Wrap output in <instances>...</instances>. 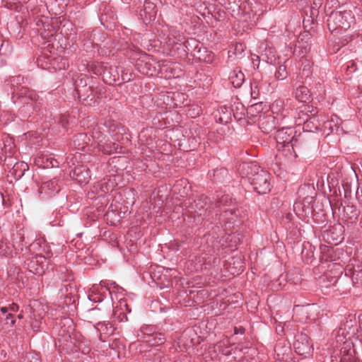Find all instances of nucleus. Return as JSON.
<instances>
[{
  "label": "nucleus",
  "instance_id": "a18cd8bd",
  "mask_svg": "<svg viewBox=\"0 0 362 362\" xmlns=\"http://www.w3.org/2000/svg\"><path fill=\"white\" fill-rule=\"evenodd\" d=\"M344 349V347H341V350H343ZM342 352H344V354L345 353V351H341Z\"/></svg>",
  "mask_w": 362,
  "mask_h": 362
},
{
  "label": "nucleus",
  "instance_id": "b1692460",
  "mask_svg": "<svg viewBox=\"0 0 362 362\" xmlns=\"http://www.w3.org/2000/svg\"><path fill=\"white\" fill-rule=\"evenodd\" d=\"M348 348L346 354L341 351V358L340 362H358V359L355 357L354 350L351 349L350 346Z\"/></svg>",
  "mask_w": 362,
  "mask_h": 362
},
{
  "label": "nucleus",
  "instance_id": "58836bf2",
  "mask_svg": "<svg viewBox=\"0 0 362 362\" xmlns=\"http://www.w3.org/2000/svg\"><path fill=\"white\" fill-rule=\"evenodd\" d=\"M119 315H121V318L119 319L121 322H127L128 320V318L124 313H120Z\"/></svg>",
  "mask_w": 362,
  "mask_h": 362
},
{
  "label": "nucleus",
  "instance_id": "a878e982",
  "mask_svg": "<svg viewBox=\"0 0 362 362\" xmlns=\"http://www.w3.org/2000/svg\"><path fill=\"white\" fill-rule=\"evenodd\" d=\"M284 103L281 100H276L274 101L271 105L272 112L276 115L282 114L284 111Z\"/></svg>",
  "mask_w": 362,
  "mask_h": 362
},
{
  "label": "nucleus",
  "instance_id": "6e6552de",
  "mask_svg": "<svg viewBox=\"0 0 362 362\" xmlns=\"http://www.w3.org/2000/svg\"><path fill=\"white\" fill-rule=\"evenodd\" d=\"M301 112L307 115V113H310V115H306V118H303L301 119L300 117L296 121L298 125H300L303 122L304 124L303 129H306V131L313 132V129H318V124H314V122L316 120L315 115L317 114V111L315 107L313 105H304L302 106Z\"/></svg>",
  "mask_w": 362,
  "mask_h": 362
},
{
  "label": "nucleus",
  "instance_id": "dca6fc26",
  "mask_svg": "<svg viewBox=\"0 0 362 362\" xmlns=\"http://www.w3.org/2000/svg\"><path fill=\"white\" fill-rule=\"evenodd\" d=\"M52 246L55 245L53 244L50 245L43 240H38L30 245L33 249H38L39 254H42V255L45 256V260L53 256Z\"/></svg>",
  "mask_w": 362,
  "mask_h": 362
},
{
  "label": "nucleus",
  "instance_id": "393cba45",
  "mask_svg": "<svg viewBox=\"0 0 362 362\" xmlns=\"http://www.w3.org/2000/svg\"><path fill=\"white\" fill-rule=\"evenodd\" d=\"M0 313L5 317L6 324H11V326L14 325L16 320L13 317V314L8 312L7 306H0Z\"/></svg>",
  "mask_w": 362,
  "mask_h": 362
},
{
  "label": "nucleus",
  "instance_id": "49530a36",
  "mask_svg": "<svg viewBox=\"0 0 362 362\" xmlns=\"http://www.w3.org/2000/svg\"><path fill=\"white\" fill-rule=\"evenodd\" d=\"M344 349V347H341V350H343ZM342 352H344V354L345 353V351H341Z\"/></svg>",
  "mask_w": 362,
  "mask_h": 362
},
{
  "label": "nucleus",
  "instance_id": "c9c22d12",
  "mask_svg": "<svg viewBox=\"0 0 362 362\" xmlns=\"http://www.w3.org/2000/svg\"><path fill=\"white\" fill-rule=\"evenodd\" d=\"M50 165L52 168L59 167V163L57 160H51Z\"/></svg>",
  "mask_w": 362,
  "mask_h": 362
},
{
  "label": "nucleus",
  "instance_id": "423d86ee",
  "mask_svg": "<svg viewBox=\"0 0 362 362\" xmlns=\"http://www.w3.org/2000/svg\"><path fill=\"white\" fill-rule=\"evenodd\" d=\"M104 127H95L91 133V136L93 141L97 144L99 151H101L105 154H112L117 151L118 145L111 144L106 140V136L104 134Z\"/></svg>",
  "mask_w": 362,
  "mask_h": 362
},
{
  "label": "nucleus",
  "instance_id": "a19ab883",
  "mask_svg": "<svg viewBox=\"0 0 362 362\" xmlns=\"http://www.w3.org/2000/svg\"><path fill=\"white\" fill-rule=\"evenodd\" d=\"M200 201H201V200H198V202H196V206H197V207H198L199 209H202L203 208V206H202V205H200V206H199V204H200V203H199V202H200Z\"/></svg>",
  "mask_w": 362,
  "mask_h": 362
},
{
  "label": "nucleus",
  "instance_id": "f3484780",
  "mask_svg": "<svg viewBox=\"0 0 362 362\" xmlns=\"http://www.w3.org/2000/svg\"><path fill=\"white\" fill-rule=\"evenodd\" d=\"M340 125V118L336 115H334L330 118V119H328L323 123V129L325 132L327 130L328 131L327 134L334 132L338 133V132L341 130Z\"/></svg>",
  "mask_w": 362,
  "mask_h": 362
},
{
  "label": "nucleus",
  "instance_id": "0eeeda50",
  "mask_svg": "<svg viewBox=\"0 0 362 362\" xmlns=\"http://www.w3.org/2000/svg\"><path fill=\"white\" fill-rule=\"evenodd\" d=\"M50 56H41L37 58V66L43 69L62 70L69 66L68 60L62 57H54L50 51Z\"/></svg>",
  "mask_w": 362,
  "mask_h": 362
},
{
  "label": "nucleus",
  "instance_id": "e433bc0d",
  "mask_svg": "<svg viewBox=\"0 0 362 362\" xmlns=\"http://www.w3.org/2000/svg\"><path fill=\"white\" fill-rule=\"evenodd\" d=\"M244 333V329L240 327V328H237V327H235V334H243Z\"/></svg>",
  "mask_w": 362,
  "mask_h": 362
},
{
  "label": "nucleus",
  "instance_id": "9b49d317",
  "mask_svg": "<svg viewBox=\"0 0 362 362\" xmlns=\"http://www.w3.org/2000/svg\"><path fill=\"white\" fill-rule=\"evenodd\" d=\"M28 267L30 272L40 276L48 269V262L45 260V256L42 254H37L29 261Z\"/></svg>",
  "mask_w": 362,
  "mask_h": 362
},
{
  "label": "nucleus",
  "instance_id": "7ed1b4c3",
  "mask_svg": "<svg viewBox=\"0 0 362 362\" xmlns=\"http://www.w3.org/2000/svg\"><path fill=\"white\" fill-rule=\"evenodd\" d=\"M354 23V16L351 11H334L327 19V26L331 32L346 30Z\"/></svg>",
  "mask_w": 362,
  "mask_h": 362
},
{
  "label": "nucleus",
  "instance_id": "c756f323",
  "mask_svg": "<svg viewBox=\"0 0 362 362\" xmlns=\"http://www.w3.org/2000/svg\"><path fill=\"white\" fill-rule=\"evenodd\" d=\"M11 52V47L8 42L2 43L0 47V54H7Z\"/></svg>",
  "mask_w": 362,
  "mask_h": 362
},
{
  "label": "nucleus",
  "instance_id": "7c9ffc66",
  "mask_svg": "<svg viewBox=\"0 0 362 362\" xmlns=\"http://www.w3.org/2000/svg\"><path fill=\"white\" fill-rule=\"evenodd\" d=\"M101 185L100 189L102 192L107 193L110 191H112L113 189V186L110 187L108 184H107L105 180L102 181L100 184Z\"/></svg>",
  "mask_w": 362,
  "mask_h": 362
},
{
  "label": "nucleus",
  "instance_id": "1a4fd4ad",
  "mask_svg": "<svg viewBox=\"0 0 362 362\" xmlns=\"http://www.w3.org/2000/svg\"><path fill=\"white\" fill-rule=\"evenodd\" d=\"M355 322L352 320H346V323L341 325L335 332L336 341L339 344H343L345 347L350 346V343L347 341V337L352 332L354 333L356 328L354 327Z\"/></svg>",
  "mask_w": 362,
  "mask_h": 362
},
{
  "label": "nucleus",
  "instance_id": "9d476101",
  "mask_svg": "<svg viewBox=\"0 0 362 362\" xmlns=\"http://www.w3.org/2000/svg\"><path fill=\"white\" fill-rule=\"evenodd\" d=\"M184 40L183 36L174 29H168L163 28L161 34L159 35L158 40L168 46H174L179 45Z\"/></svg>",
  "mask_w": 362,
  "mask_h": 362
},
{
  "label": "nucleus",
  "instance_id": "4468645a",
  "mask_svg": "<svg viewBox=\"0 0 362 362\" xmlns=\"http://www.w3.org/2000/svg\"><path fill=\"white\" fill-rule=\"evenodd\" d=\"M150 328L148 327H142L137 332V337H141L145 339L147 342L153 345H158L164 342V338L162 337L161 334H156V335H151L148 331Z\"/></svg>",
  "mask_w": 362,
  "mask_h": 362
},
{
  "label": "nucleus",
  "instance_id": "ea45409f",
  "mask_svg": "<svg viewBox=\"0 0 362 362\" xmlns=\"http://www.w3.org/2000/svg\"><path fill=\"white\" fill-rule=\"evenodd\" d=\"M251 89H252L251 95H252V96L253 98H255V97H256L255 95H256L257 93H256V90H255L253 86H252Z\"/></svg>",
  "mask_w": 362,
  "mask_h": 362
},
{
  "label": "nucleus",
  "instance_id": "f8f14e48",
  "mask_svg": "<svg viewBox=\"0 0 362 362\" xmlns=\"http://www.w3.org/2000/svg\"><path fill=\"white\" fill-rule=\"evenodd\" d=\"M293 346L298 354L305 356L310 354L313 349V346L309 341L308 336L303 334L297 337V339L293 344Z\"/></svg>",
  "mask_w": 362,
  "mask_h": 362
},
{
  "label": "nucleus",
  "instance_id": "ddd939ff",
  "mask_svg": "<svg viewBox=\"0 0 362 362\" xmlns=\"http://www.w3.org/2000/svg\"><path fill=\"white\" fill-rule=\"evenodd\" d=\"M156 5L151 0H145L143 8L140 11V16L145 24L150 23L156 19Z\"/></svg>",
  "mask_w": 362,
  "mask_h": 362
},
{
  "label": "nucleus",
  "instance_id": "c03bdc74",
  "mask_svg": "<svg viewBox=\"0 0 362 362\" xmlns=\"http://www.w3.org/2000/svg\"><path fill=\"white\" fill-rule=\"evenodd\" d=\"M124 305L126 307V309L128 310L127 305L125 303H124Z\"/></svg>",
  "mask_w": 362,
  "mask_h": 362
},
{
  "label": "nucleus",
  "instance_id": "2eb2a0df",
  "mask_svg": "<svg viewBox=\"0 0 362 362\" xmlns=\"http://www.w3.org/2000/svg\"><path fill=\"white\" fill-rule=\"evenodd\" d=\"M98 74H103L105 78H108L109 83L116 82L119 79V73L116 67L108 66L107 64H101L100 69L96 71Z\"/></svg>",
  "mask_w": 362,
  "mask_h": 362
},
{
  "label": "nucleus",
  "instance_id": "bb28decb",
  "mask_svg": "<svg viewBox=\"0 0 362 362\" xmlns=\"http://www.w3.org/2000/svg\"><path fill=\"white\" fill-rule=\"evenodd\" d=\"M288 74L286 68L284 65H280L275 73V77L278 80H284L287 78Z\"/></svg>",
  "mask_w": 362,
  "mask_h": 362
},
{
  "label": "nucleus",
  "instance_id": "79ce46f5",
  "mask_svg": "<svg viewBox=\"0 0 362 362\" xmlns=\"http://www.w3.org/2000/svg\"><path fill=\"white\" fill-rule=\"evenodd\" d=\"M180 194H180V195H181V197H184V196H185V194H186V192H185V189H184L183 192H180Z\"/></svg>",
  "mask_w": 362,
  "mask_h": 362
},
{
  "label": "nucleus",
  "instance_id": "c85d7f7f",
  "mask_svg": "<svg viewBox=\"0 0 362 362\" xmlns=\"http://www.w3.org/2000/svg\"><path fill=\"white\" fill-rule=\"evenodd\" d=\"M202 113V109L199 106L191 107L188 109L187 114L192 117H196L200 115Z\"/></svg>",
  "mask_w": 362,
  "mask_h": 362
},
{
  "label": "nucleus",
  "instance_id": "f03ea898",
  "mask_svg": "<svg viewBox=\"0 0 362 362\" xmlns=\"http://www.w3.org/2000/svg\"><path fill=\"white\" fill-rule=\"evenodd\" d=\"M173 66L174 64L165 60L156 62L151 56L146 54H142L136 62V69L148 76L160 74L162 76L168 77V74Z\"/></svg>",
  "mask_w": 362,
  "mask_h": 362
},
{
  "label": "nucleus",
  "instance_id": "72a5a7b5",
  "mask_svg": "<svg viewBox=\"0 0 362 362\" xmlns=\"http://www.w3.org/2000/svg\"><path fill=\"white\" fill-rule=\"evenodd\" d=\"M64 324H67L69 326L71 330L74 329L73 327V321L70 318H64L63 320Z\"/></svg>",
  "mask_w": 362,
  "mask_h": 362
},
{
  "label": "nucleus",
  "instance_id": "473e14b6",
  "mask_svg": "<svg viewBox=\"0 0 362 362\" xmlns=\"http://www.w3.org/2000/svg\"><path fill=\"white\" fill-rule=\"evenodd\" d=\"M8 312L12 313L18 310V305L16 303H12L8 307Z\"/></svg>",
  "mask_w": 362,
  "mask_h": 362
},
{
  "label": "nucleus",
  "instance_id": "2f4dec72",
  "mask_svg": "<svg viewBox=\"0 0 362 362\" xmlns=\"http://www.w3.org/2000/svg\"><path fill=\"white\" fill-rule=\"evenodd\" d=\"M59 119H60L59 122H60L62 128L66 129L67 124H68V119H67L65 115H62V116H60Z\"/></svg>",
  "mask_w": 362,
  "mask_h": 362
},
{
  "label": "nucleus",
  "instance_id": "37998d69",
  "mask_svg": "<svg viewBox=\"0 0 362 362\" xmlns=\"http://www.w3.org/2000/svg\"><path fill=\"white\" fill-rule=\"evenodd\" d=\"M220 120H221V122H227V121H223V119L222 118H220Z\"/></svg>",
  "mask_w": 362,
  "mask_h": 362
},
{
  "label": "nucleus",
  "instance_id": "de8ad7c7",
  "mask_svg": "<svg viewBox=\"0 0 362 362\" xmlns=\"http://www.w3.org/2000/svg\"><path fill=\"white\" fill-rule=\"evenodd\" d=\"M356 196H358V191L356 192Z\"/></svg>",
  "mask_w": 362,
  "mask_h": 362
},
{
  "label": "nucleus",
  "instance_id": "412c9836",
  "mask_svg": "<svg viewBox=\"0 0 362 362\" xmlns=\"http://www.w3.org/2000/svg\"><path fill=\"white\" fill-rule=\"evenodd\" d=\"M57 185L58 183L56 179L44 182L41 187V192H45L47 189L49 191L48 194H54L59 191V188Z\"/></svg>",
  "mask_w": 362,
  "mask_h": 362
},
{
  "label": "nucleus",
  "instance_id": "cd10ccee",
  "mask_svg": "<svg viewBox=\"0 0 362 362\" xmlns=\"http://www.w3.org/2000/svg\"><path fill=\"white\" fill-rule=\"evenodd\" d=\"M244 50H245V45L243 44L236 43L234 47V50L233 51L230 50L228 52V53H229V54H230V53H233L235 56H240L242 54V53L244 52Z\"/></svg>",
  "mask_w": 362,
  "mask_h": 362
},
{
  "label": "nucleus",
  "instance_id": "09e8293b",
  "mask_svg": "<svg viewBox=\"0 0 362 362\" xmlns=\"http://www.w3.org/2000/svg\"><path fill=\"white\" fill-rule=\"evenodd\" d=\"M361 330H362V327H361Z\"/></svg>",
  "mask_w": 362,
  "mask_h": 362
},
{
  "label": "nucleus",
  "instance_id": "a211bd4d",
  "mask_svg": "<svg viewBox=\"0 0 362 362\" xmlns=\"http://www.w3.org/2000/svg\"><path fill=\"white\" fill-rule=\"evenodd\" d=\"M259 126L264 133H271L276 129L275 117L272 115H268L262 118L259 123Z\"/></svg>",
  "mask_w": 362,
  "mask_h": 362
},
{
  "label": "nucleus",
  "instance_id": "39448f33",
  "mask_svg": "<svg viewBox=\"0 0 362 362\" xmlns=\"http://www.w3.org/2000/svg\"><path fill=\"white\" fill-rule=\"evenodd\" d=\"M293 129L290 127L278 129L275 134V139L279 151H287L291 156L294 153L293 136Z\"/></svg>",
  "mask_w": 362,
  "mask_h": 362
},
{
  "label": "nucleus",
  "instance_id": "4c0bfd02",
  "mask_svg": "<svg viewBox=\"0 0 362 362\" xmlns=\"http://www.w3.org/2000/svg\"><path fill=\"white\" fill-rule=\"evenodd\" d=\"M88 298H89L90 300H93L95 302H100V301H102V298L100 297V296L97 297V298H92V296H89Z\"/></svg>",
  "mask_w": 362,
  "mask_h": 362
},
{
  "label": "nucleus",
  "instance_id": "f704fd0d",
  "mask_svg": "<svg viewBox=\"0 0 362 362\" xmlns=\"http://www.w3.org/2000/svg\"><path fill=\"white\" fill-rule=\"evenodd\" d=\"M185 182H185V181H184V180H180V181L177 182V183L173 186V190L174 192H176L177 190H178V189H179V187H180V186L183 185L184 184H185Z\"/></svg>",
  "mask_w": 362,
  "mask_h": 362
},
{
  "label": "nucleus",
  "instance_id": "5701e85b",
  "mask_svg": "<svg viewBox=\"0 0 362 362\" xmlns=\"http://www.w3.org/2000/svg\"><path fill=\"white\" fill-rule=\"evenodd\" d=\"M95 327L100 332V334L109 335L113 332V329L110 323L105 322H98Z\"/></svg>",
  "mask_w": 362,
  "mask_h": 362
},
{
  "label": "nucleus",
  "instance_id": "aec40b11",
  "mask_svg": "<svg viewBox=\"0 0 362 362\" xmlns=\"http://www.w3.org/2000/svg\"><path fill=\"white\" fill-rule=\"evenodd\" d=\"M296 99L302 103L309 100L310 94L308 88L304 86H299L295 92Z\"/></svg>",
  "mask_w": 362,
  "mask_h": 362
},
{
  "label": "nucleus",
  "instance_id": "6ab92c4d",
  "mask_svg": "<svg viewBox=\"0 0 362 362\" xmlns=\"http://www.w3.org/2000/svg\"><path fill=\"white\" fill-rule=\"evenodd\" d=\"M229 79L235 88H239L245 81V75L241 71L234 70L230 72Z\"/></svg>",
  "mask_w": 362,
  "mask_h": 362
},
{
  "label": "nucleus",
  "instance_id": "4be33fe9",
  "mask_svg": "<svg viewBox=\"0 0 362 362\" xmlns=\"http://www.w3.org/2000/svg\"><path fill=\"white\" fill-rule=\"evenodd\" d=\"M73 177L79 182H86L89 178L88 171L83 166L75 168Z\"/></svg>",
  "mask_w": 362,
  "mask_h": 362
},
{
  "label": "nucleus",
  "instance_id": "f257e3e1",
  "mask_svg": "<svg viewBox=\"0 0 362 362\" xmlns=\"http://www.w3.org/2000/svg\"><path fill=\"white\" fill-rule=\"evenodd\" d=\"M241 170L245 171L250 184L257 193L264 194L270 191V175L267 172L260 169L257 164L243 163Z\"/></svg>",
  "mask_w": 362,
  "mask_h": 362
},
{
  "label": "nucleus",
  "instance_id": "20e7f679",
  "mask_svg": "<svg viewBox=\"0 0 362 362\" xmlns=\"http://www.w3.org/2000/svg\"><path fill=\"white\" fill-rule=\"evenodd\" d=\"M88 79L86 76L81 74L74 79L75 90L83 103L88 105H95L98 103V97L93 93L91 86H87L86 81Z\"/></svg>",
  "mask_w": 362,
  "mask_h": 362
}]
</instances>
